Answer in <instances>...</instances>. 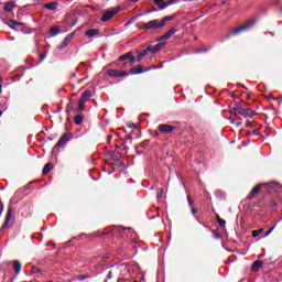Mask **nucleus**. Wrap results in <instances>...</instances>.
<instances>
[{"instance_id": "nucleus-1", "label": "nucleus", "mask_w": 282, "mask_h": 282, "mask_svg": "<svg viewBox=\"0 0 282 282\" xmlns=\"http://www.w3.org/2000/svg\"><path fill=\"white\" fill-rule=\"evenodd\" d=\"M137 28L139 30H144V32H149V30H160L162 29L160 24V20H151L147 23H143V25L137 24Z\"/></svg>"}, {"instance_id": "nucleus-2", "label": "nucleus", "mask_w": 282, "mask_h": 282, "mask_svg": "<svg viewBox=\"0 0 282 282\" xmlns=\"http://www.w3.org/2000/svg\"><path fill=\"white\" fill-rule=\"evenodd\" d=\"M254 23H256L254 20H249L247 23H245L236 29H232L230 31V35L237 36V34H241V32H246L247 30H250V28H252V25H254Z\"/></svg>"}, {"instance_id": "nucleus-3", "label": "nucleus", "mask_w": 282, "mask_h": 282, "mask_svg": "<svg viewBox=\"0 0 282 282\" xmlns=\"http://www.w3.org/2000/svg\"><path fill=\"white\" fill-rule=\"evenodd\" d=\"M263 188H268V183H260V184H257V185L251 189V192L249 193V195L247 196V199H248V200L254 199V197H258V196H259V193H260L261 191H263Z\"/></svg>"}, {"instance_id": "nucleus-4", "label": "nucleus", "mask_w": 282, "mask_h": 282, "mask_svg": "<svg viewBox=\"0 0 282 282\" xmlns=\"http://www.w3.org/2000/svg\"><path fill=\"white\" fill-rule=\"evenodd\" d=\"M72 133L70 132H65L58 140V142L54 145L53 149H61V147H65L69 140H72Z\"/></svg>"}, {"instance_id": "nucleus-5", "label": "nucleus", "mask_w": 282, "mask_h": 282, "mask_svg": "<svg viewBox=\"0 0 282 282\" xmlns=\"http://www.w3.org/2000/svg\"><path fill=\"white\" fill-rule=\"evenodd\" d=\"M12 224H14V212H12V208H9L2 228H10Z\"/></svg>"}, {"instance_id": "nucleus-6", "label": "nucleus", "mask_w": 282, "mask_h": 282, "mask_svg": "<svg viewBox=\"0 0 282 282\" xmlns=\"http://www.w3.org/2000/svg\"><path fill=\"white\" fill-rule=\"evenodd\" d=\"M118 12H120V7L118 9L108 10L104 13L100 21H102V23H107V21H110V19H113V17L118 14Z\"/></svg>"}, {"instance_id": "nucleus-7", "label": "nucleus", "mask_w": 282, "mask_h": 282, "mask_svg": "<svg viewBox=\"0 0 282 282\" xmlns=\"http://www.w3.org/2000/svg\"><path fill=\"white\" fill-rule=\"evenodd\" d=\"M107 76H110L112 78H124V76H129V73H127L126 70L108 69Z\"/></svg>"}, {"instance_id": "nucleus-8", "label": "nucleus", "mask_w": 282, "mask_h": 282, "mask_svg": "<svg viewBox=\"0 0 282 282\" xmlns=\"http://www.w3.org/2000/svg\"><path fill=\"white\" fill-rule=\"evenodd\" d=\"M158 129L160 133H164L165 135H169L175 131V127L166 123H161L158 126Z\"/></svg>"}, {"instance_id": "nucleus-9", "label": "nucleus", "mask_w": 282, "mask_h": 282, "mask_svg": "<svg viewBox=\"0 0 282 282\" xmlns=\"http://www.w3.org/2000/svg\"><path fill=\"white\" fill-rule=\"evenodd\" d=\"M6 24L8 28H11V30H15L17 32H21V30H23V25H25L17 20H7Z\"/></svg>"}, {"instance_id": "nucleus-10", "label": "nucleus", "mask_w": 282, "mask_h": 282, "mask_svg": "<svg viewBox=\"0 0 282 282\" xmlns=\"http://www.w3.org/2000/svg\"><path fill=\"white\" fill-rule=\"evenodd\" d=\"M238 116H242V118H254L257 112L250 108H242L240 111H238Z\"/></svg>"}, {"instance_id": "nucleus-11", "label": "nucleus", "mask_w": 282, "mask_h": 282, "mask_svg": "<svg viewBox=\"0 0 282 282\" xmlns=\"http://www.w3.org/2000/svg\"><path fill=\"white\" fill-rule=\"evenodd\" d=\"M176 32H177V29L172 28V29H171L170 31H167L165 34H163V35H161V36H159V37L156 39L158 43H160V42H162V41H169V39H171V36H172L173 34H176Z\"/></svg>"}, {"instance_id": "nucleus-12", "label": "nucleus", "mask_w": 282, "mask_h": 282, "mask_svg": "<svg viewBox=\"0 0 282 282\" xmlns=\"http://www.w3.org/2000/svg\"><path fill=\"white\" fill-rule=\"evenodd\" d=\"M73 39H74V33H70V34L66 35L63 43L59 46H57V48L58 50H65V47H67V45H69L72 43Z\"/></svg>"}, {"instance_id": "nucleus-13", "label": "nucleus", "mask_w": 282, "mask_h": 282, "mask_svg": "<svg viewBox=\"0 0 282 282\" xmlns=\"http://www.w3.org/2000/svg\"><path fill=\"white\" fill-rule=\"evenodd\" d=\"M162 47H164V43H158L154 46L153 45L148 46L147 52H151V54H158V52H160Z\"/></svg>"}, {"instance_id": "nucleus-14", "label": "nucleus", "mask_w": 282, "mask_h": 282, "mask_svg": "<svg viewBox=\"0 0 282 282\" xmlns=\"http://www.w3.org/2000/svg\"><path fill=\"white\" fill-rule=\"evenodd\" d=\"M17 8L15 1H7L4 2L3 10L4 12H12Z\"/></svg>"}, {"instance_id": "nucleus-15", "label": "nucleus", "mask_w": 282, "mask_h": 282, "mask_svg": "<svg viewBox=\"0 0 282 282\" xmlns=\"http://www.w3.org/2000/svg\"><path fill=\"white\" fill-rule=\"evenodd\" d=\"M142 73H144V67L142 65H137L135 67L131 68L130 73H128V74H130L131 76H135V75L142 74Z\"/></svg>"}, {"instance_id": "nucleus-16", "label": "nucleus", "mask_w": 282, "mask_h": 282, "mask_svg": "<svg viewBox=\"0 0 282 282\" xmlns=\"http://www.w3.org/2000/svg\"><path fill=\"white\" fill-rule=\"evenodd\" d=\"M86 36H88V39H91L94 36H98V34H100V30L98 29H90L88 31H86Z\"/></svg>"}, {"instance_id": "nucleus-17", "label": "nucleus", "mask_w": 282, "mask_h": 282, "mask_svg": "<svg viewBox=\"0 0 282 282\" xmlns=\"http://www.w3.org/2000/svg\"><path fill=\"white\" fill-rule=\"evenodd\" d=\"M260 268H263V262L261 260H256L251 267L252 272H258Z\"/></svg>"}, {"instance_id": "nucleus-18", "label": "nucleus", "mask_w": 282, "mask_h": 282, "mask_svg": "<svg viewBox=\"0 0 282 282\" xmlns=\"http://www.w3.org/2000/svg\"><path fill=\"white\" fill-rule=\"evenodd\" d=\"M91 90H86L82 94V97L79 100L87 102V100H89V98H91Z\"/></svg>"}, {"instance_id": "nucleus-19", "label": "nucleus", "mask_w": 282, "mask_h": 282, "mask_svg": "<svg viewBox=\"0 0 282 282\" xmlns=\"http://www.w3.org/2000/svg\"><path fill=\"white\" fill-rule=\"evenodd\" d=\"M44 8L46 10H56V8H58V2H56V1L48 2V3L44 4Z\"/></svg>"}, {"instance_id": "nucleus-20", "label": "nucleus", "mask_w": 282, "mask_h": 282, "mask_svg": "<svg viewBox=\"0 0 282 282\" xmlns=\"http://www.w3.org/2000/svg\"><path fill=\"white\" fill-rule=\"evenodd\" d=\"M52 169H54V164L53 163H46L42 170V174L43 175H47V173H50V171H52Z\"/></svg>"}, {"instance_id": "nucleus-21", "label": "nucleus", "mask_w": 282, "mask_h": 282, "mask_svg": "<svg viewBox=\"0 0 282 282\" xmlns=\"http://www.w3.org/2000/svg\"><path fill=\"white\" fill-rule=\"evenodd\" d=\"M174 19H175L174 15H167V17L163 18V19L159 22V24L161 25V28H164V25H166V22H167V21H173Z\"/></svg>"}, {"instance_id": "nucleus-22", "label": "nucleus", "mask_w": 282, "mask_h": 282, "mask_svg": "<svg viewBox=\"0 0 282 282\" xmlns=\"http://www.w3.org/2000/svg\"><path fill=\"white\" fill-rule=\"evenodd\" d=\"M21 268H22L21 262L17 260L13 261V271L15 272L17 275L21 273Z\"/></svg>"}, {"instance_id": "nucleus-23", "label": "nucleus", "mask_w": 282, "mask_h": 282, "mask_svg": "<svg viewBox=\"0 0 282 282\" xmlns=\"http://www.w3.org/2000/svg\"><path fill=\"white\" fill-rule=\"evenodd\" d=\"M131 54H132L131 52H128V53L119 56V58H118L119 63H124V61H129Z\"/></svg>"}, {"instance_id": "nucleus-24", "label": "nucleus", "mask_w": 282, "mask_h": 282, "mask_svg": "<svg viewBox=\"0 0 282 282\" xmlns=\"http://www.w3.org/2000/svg\"><path fill=\"white\" fill-rule=\"evenodd\" d=\"M216 221L218 223V225L220 226V228H226V220H224L219 214H216Z\"/></svg>"}, {"instance_id": "nucleus-25", "label": "nucleus", "mask_w": 282, "mask_h": 282, "mask_svg": "<svg viewBox=\"0 0 282 282\" xmlns=\"http://www.w3.org/2000/svg\"><path fill=\"white\" fill-rule=\"evenodd\" d=\"M77 113H83V111H85V101L83 100H78V107L76 109Z\"/></svg>"}, {"instance_id": "nucleus-26", "label": "nucleus", "mask_w": 282, "mask_h": 282, "mask_svg": "<svg viewBox=\"0 0 282 282\" xmlns=\"http://www.w3.org/2000/svg\"><path fill=\"white\" fill-rule=\"evenodd\" d=\"M177 1H180V0H167L166 3H163L161 6V10H166V8H169V6H173L174 3H177Z\"/></svg>"}, {"instance_id": "nucleus-27", "label": "nucleus", "mask_w": 282, "mask_h": 282, "mask_svg": "<svg viewBox=\"0 0 282 282\" xmlns=\"http://www.w3.org/2000/svg\"><path fill=\"white\" fill-rule=\"evenodd\" d=\"M83 120H85V117H83V115H77L75 116L74 123L77 126L83 124Z\"/></svg>"}, {"instance_id": "nucleus-28", "label": "nucleus", "mask_w": 282, "mask_h": 282, "mask_svg": "<svg viewBox=\"0 0 282 282\" xmlns=\"http://www.w3.org/2000/svg\"><path fill=\"white\" fill-rule=\"evenodd\" d=\"M59 33H61V29H58V26L51 28V36H56Z\"/></svg>"}, {"instance_id": "nucleus-29", "label": "nucleus", "mask_w": 282, "mask_h": 282, "mask_svg": "<svg viewBox=\"0 0 282 282\" xmlns=\"http://www.w3.org/2000/svg\"><path fill=\"white\" fill-rule=\"evenodd\" d=\"M72 111H74V104L73 102H68L66 106V113L67 116H69V113H72Z\"/></svg>"}, {"instance_id": "nucleus-30", "label": "nucleus", "mask_w": 282, "mask_h": 282, "mask_svg": "<svg viewBox=\"0 0 282 282\" xmlns=\"http://www.w3.org/2000/svg\"><path fill=\"white\" fill-rule=\"evenodd\" d=\"M261 232H263V228H260L258 230H253L252 231V237L257 238V237H259V235H261Z\"/></svg>"}, {"instance_id": "nucleus-31", "label": "nucleus", "mask_w": 282, "mask_h": 282, "mask_svg": "<svg viewBox=\"0 0 282 282\" xmlns=\"http://www.w3.org/2000/svg\"><path fill=\"white\" fill-rule=\"evenodd\" d=\"M164 0H154V6H159L160 10H162V6H164Z\"/></svg>"}, {"instance_id": "nucleus-32", "label": "nucleus", "mask_w": 282, "mask_h": 282, "mask_svg": "<svg viewBox=\"0 0 282 282\" xmlns=\"http://www.w3.org/2000/svg\"><path fill=\"white\" fill-rule=\"evenodd\" d=\"M31 272L32 274H39L41 272V269L39 267H32Z\"/></svg>"}, {"instance_id": "nucleus-33", "label": "nucleus", "mask_w": 282, "mask_h": 282, "mask_svg": "<svg viewBox=\"0 0 282 282\" xmlns=\"http://www.w3.org/2000/svg\"><path fill=\"white\" fill-rule=\"evenodd\" d=\"M137 63H140V61H142V58H144V55L140 52V51H137Z\"/></svg>"}, {"instance_id": "nucleus-34", "label": "nucleus", "mask_w": 282, "mask_h": 282, "mask_svg": "<svg viewBox=\"0 0 282 282\" xmlns=\"http://www.w3.org/2000/svg\"><path fill=\"white\" fill-rule=\"evenodd\" d=\"M274 228H276V225H273V226L264 234V237H269V235H272V232L274 231Z\"/></svg>"}, {"instance_id": "nucleus-35", "label": "nucleus", "mask_w": 282, "mask_h": 282, "mask_svg": "<svg viewBox=\"0 0 282 282\" xmlns=\"http://www.w3.org/2000/svg\"><path fill=\"white\" fill-rule=\"evenodd\" d=\"M86 279H89V274L78 275L77 281H86Z\"/></svg>"}, {"instance_id": "nucleus-36", "label": "nucleus", "mask_w": 282, "mask_h": 282, "mask_svg": "<svg viewBox=\"0 0 282 282\" xmlns=\"http://www.w3.org/2000/svg\"><path fill=\"white\" fill-rule=\"evenodd\" d=\"M164 195V189L158 188L156 197L160 199Z\"/></svg>"}, {"instance_id": "nucleus-37", "label": "nucleus", "mask_w": 282, "mask_h": 282, "mask_svg": "<svg viewBox=\"0 0 282 282\" xmlns=\"http://www.w3.org/2000/svg\"><path fill=\"white\" fill-rule=\"evenodd\" d=\"M234 107L238 110V111H241V109H243V105L239 104V102H235L234 104Z\"/></svg>"}, {"instance_id": "nucleus-38", "label": "nucleus", "mask_w": 282, "mask_h": 282, "mask_svg": "<svg viewBox=\"0 0 282 282\" xmlns=\"http://www.w3.org/2000/svg\"><path fill=\"white\" fill-rule=\"evenodd\" d=\"M229 113H234L235 116H239V110L234 106L230 110Z\"/></svg>"}, {"instance_id": "nucleus-39", "label": "nucleus", "mask_w": 282, "mask_h": 282, "mask_svg": "<svg viewBox=\"0 0 282 282\" xmlns=\"http://www.w3.org/2000/svg\"><path fill=\"white\" fill-rule=\"evenodd\" d=\"M135 61H138V59L135 57H133V54H131L128 63H130V65H134Z\"/></svg>"}, {"instance_id": "nucleus-40", "label": "nucleus", "mask_w": 282, "mask_h": 282, "mask_svg": "<svg viewBox=\"0 0 282 282\" xmlns=\"http://www.w3.org/2000/svg\"><path fill=\"white\" fill-rule=\"evenodd\" d=\"M258 208H265V203L263 202V199L258 202Z\"/></svg>"}, {"instance_id": "nucleus-41", "label": "nucleus", "mask_w": 282, "mask_h": 282, "mask_svg": "<svg viewBox=\"0 0 282 282\" xmlns=\"http://www.w3.org/2000/svg\"><path fill=\"white\" fill-rule=\"evenodd\" d=\"M213 234L216 239H220L221 234H219L217 230H214Z\"/></svg>"}, {"instance_id": "nucleus-42", "label": "nucleus", "mask_w": 282, "mask_h": 282, "mask_svg": "<svg viewBox=\"0 0 282 282\" xmlns=\"http://www.w3.org/2000/svg\"><path fill=\"white\" fill-rule=\"evenodd\" d=\"M148 145H149V140H145V141H143V142L140 143V147H141L142 149H144V147H148Z\"/></svg>"}, {"instance_id": "nucleus-43", "label": "nucleus", "mask_w": 282, "mask_h": 282, "mask_svg": "<svg viewBox=\"0 0 282 282\" xmlns=\"http://www.w3.org/2000/svg\"><path fill=\"white\" fill-rule=\"evenodd\" d=\"M187 204L189 208H193V200L191 199V196H187Z\"/></svg>"}, {"instance_id": "nucleus-44", "label": "nucleus", "mask_w": 282, "mask_h": 282, "mask_svg": "<svg viewBox=\"0 0 282 282\" xmlns=\"http://www.w3.org/2000/svg\"><path fill=\"white\" fill-rule=\"evenodd\" d=\"M153 12H158V9L155 7H152L151 9L148 10V14H151Z\"/></svg>"}, {"instance_id": "nucleus-45", "label": "nucleus", "mask_w": 282, "mask_h": 282, "mask_svg": "<svg viewBox=\"0 0 282 282\" xmlns=\"http://www.w3.org/2000/svg\"><path fill=\"white\" fill-rule=\"evenodd\" d=\"M118 231L120 232V235H122V234L124 232V229L121 230L120 228H115V229L112 230L113 234H116V232H118Z\"/></svg>"}, {"instance_id": "nucleus-46", "label": "nucleus", "mask_w": 282, "mask_h": 282, "mask_svg": "<svg viewBox=\"0 0 282 282\" xmlns=\"http://www.w3.org/2000/svg\"><path fill=\"white\" fill-rule=\"evenodd\" d=\"M149 52H151V51H147V48H145V50L141 51V54H142L143 57H144V56H147V55L149 54Z\"/></svg>"}, {"instance_id": "nucleus-47", "label": "nucleus", "mask_w": 282, "mask_h": 282, "mask_svg": "<svg viewBox=\"0 0 282 282\" xmlns=\"http://www.w3.org/2000/svg\"><path fill=\"white\" fill-rule=\"evenodd\" d=\"M45 56H47V54L42 53V54L40 55V61H45Z\"/></svg>"}, {"instance_id": "nucleus-48", "label": "nucleus", "mask_w": 282, "mask_h": 282, "mask_svg": "<svg viewBox=\"0 0 282 282\" xmlns=\"http://www.w3.org/2000/svg\"><path fill=\"white\" fill-rule=\"evenodd\" d=\"M191 210H192V215H197V209L196 208L191 207Z\"/></svg>"}, {"instance_id": "nucleus-49", "label": "nucleus", "mask_w": 282, "mask_h": 282, "mask_svg": "<svg viewBox=\"0 0 282 282\" xmlns=\"http://www.w3.org/2000/svg\"><path fill=\"white\" fill-rule=\"evenodd\" d=\"M202 52H208V48H200V50H198V53H202Z\"/></svg>"}, {"instance_id": "nucleus-50", "label": "nucleus", "mask_w": 282, "mask_h": 282, "mask_svg": "<svg viewBox=\"0 0 282 282\" xmlns=\"http://www.w3.org/2000/svg\"><path fill=\"white\" fill-rule=\"evenodd\" d=\"M272 206H273L274 208H276V206H278L276 200H272Z\"/></svg>"}, {"instance_id": "nucleus-51", "label": "nucleus", "mask_w": 282, "mask_h": 282, "mask_svg": "<svg viewBox=\"0 0 282 282\" xmlns=\"http://www.w3.org/2000/svg\"><path fill=\"white\" fill-rule=\"evenodd\" d=\"M127 65H129V62H124L123 64H121V67H127Z\"/></svg>"}, {"instance_id": "nucleus-52", "label": "nucleus", "mask_w": 282, "mask_h": 282, "mask_svg": "<svg viewBox=\"0 0 282 282\" xmlns=\"http://www.w3.org/2000/svg\"><path fill=\"white\" fill-rule=\"evenodd\" d=\"M273 1H274V3H275L276 6H279V3H281L282 0H273Z\"/></svg>"}, {"instance_id": "nucleus-53", "label": "nucleus", "mask_w": 282, "mask_h": 282, "mask_svg": "<svg viewBox=\"0 0 282 282\" xmlns=\"http://www.w3.org/2000/svg\"><path fill=\"white\" fill-rule=\"evenodd\" d=\"M154 135H155V138H160V132L155 131Z\"/></svg>"}, {"instance_id": "nucleus-54", "label": "nucleus", "mask_w": 282, "mask_h": 282, "mask_svg": "<svg viewBox=\"0 0 282 282\" xmlns=\"http://www.w3.org/2000/svg\"><path fill=\"white\" fill-rule=\"evenodd\" d=\"M126 140H131V134H127Z\"/></svg>"}, {"instance_id": "nucleus-55", "label": "nucleus", "mask_w": 282, "mask_h": 282, "mask_svg": "<svg viewBox=\"0 0 282 282\" xmlns=\"http://www.w3.org/2000/svg\"><path fill=\"white\" fill-rule=\"evenodd\" d=\"M133 21H135V18H131V19L129 20V23H131V22H133Z\"/></svg>"}, {"instance_id": "nucleus-56", "label": "nucleus", "mask_w": 282, "mask_h": 282, "mask_svg": "<svg viewBox=\"0 0 282 282\" xmlns=\"http://www.w3.org/2000/svg\"><path fill=\"white\" fill-rule=\"evenodd\" d=\"M86 78L78 79V84L83 83V80H85Z\"/></svg>"}, {"instance_id": "nucleus-57", "label": "nucleus", "mask_w": 282, "mask_h": 282, "mask_svg": "<svg viewBox=\"0 0 282 282\" xmlns=\"http://www.w3.org/2000/svg\"><path fill=\"white\" fill-rule=\"evenodd\" d=\"M129 1H131L132 3H138V1L140 0H129Z\"/></svg>"}, {"instance_id": "nucleus-58", "label": "nucleus", "mask_w": 282, "mask_h": 282, "mask_svg": "<svg viewBox=\"0 0 282 282\" xmlns=\"http://www.w3.org/2000/svg\"><path fill=\"white\" fill-rule=\"evenodd\" d=\"M247 127H252V123H250V122H247Z\"/></svg>"}, {"instance_id": "nucleus-59", "label": "nucleus", "mask_w": 282, "mask_h": 282, "mask_svg": "<svg viewBox=\"0 0 282 282\" xmlns=\"http://www.w3.org/2000/svg\"><path fill=\"white\" fill-rule=\"evenodd\" d=\"M72 78H76V73H73Z\"/></svg>"}, {"instance_id": "nucleus-60", "label": "nucleus", "mask_w": 282, "mask_h": 282, "mask_svg": "<svg viewBox=\"0 0 282 282\" xmlns=\"http://www.w3.org/2000/svg\"><path fill=\"white\" fill-rule=\"evenodd\" d=\"M131 129H135V123H132Z\"/></svg>"}, {"instance_id": "nucleus-61", "label": "nucleus", "mask_w": 282, "mask_h": 282, "mask_svg": "<svg viewBox=\"0 0 282 282\" xmlns=\"http://www.w3.org/2000/svg\"><path fill=\"white\" fill-rule=\"evenodd\" d=\"M159 67H164V62H162Z\"/></svg>"}, {"instance_id": "nucleus-62", "label": "nucleus", "mask_w": 282, "mask_h": 282, "mask_svg": "<svg viewBox=\"0 0 282 282\" xmlns=\"http://www.w3.org/2000/svg\"><path fill=\"white\" fill-rule=\"evenodd\" d=\"M242 107L246 109V107H248V104L242 105Z\"/></svg>"}, {"instance_id": "nucleus-63", "label": "nucleus", "mask_w": 282, "mask_h": 282, "mask_svg": "<svg viewBox=\"0 0 282 282\" xmlns=\"http://www.w3.org/2000/svg\"><path fill=\"white\" fill-rule=\"evenodd\" d=\"M122 281H124V279H119V280H118V282H122Z\"/></svg>"}, {"instance_id": "nucleus-64", "label": "nucleus", "mask_w": 282, "mask_h": 282, "mask_svg": "<svg viewBox=\"0 0 282 282\" xmlns=\"http://www.w3.org/2000/svg\"><path fill=\"white\" fill-rule=\"evenodd\" d=\"M48 140H51V141H52V140H54V138L48 137Z\"/></svg>"}]
</instances>
